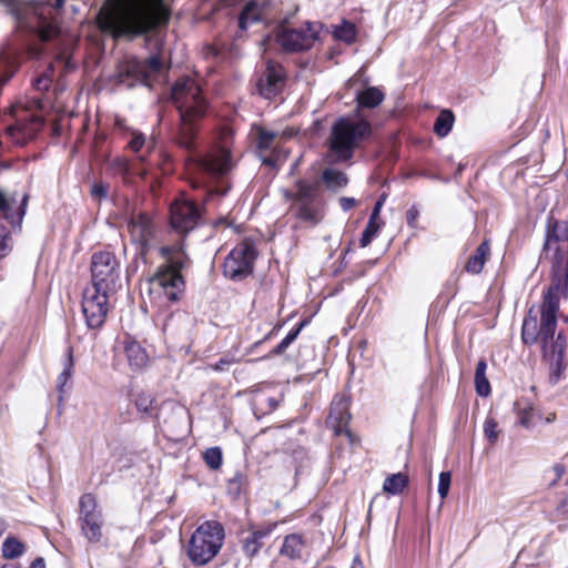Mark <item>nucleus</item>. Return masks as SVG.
I'll list each match as a JSON object with an SVG mask.
<instances>
[{"label": "nucleus", "mask_w": 568, "mask_h": 568, "mask_svg": "<svg viewBox=\"0 0 568 568\" xmlns=\"http://www.w3.org/2000/svg\"><path fill=\"white\" fill-rule=\"evenodd\" d=\"M203 459L212 470L219 469L223 462L222 449L217 446L207 448L203 453Z\"/></svg>", "instance_id": "obj_41"}, {"label": "nucleus", "mask_w": 568, "mask_h": 568, "mask_svg": "<svg viewBox=\"0 0 568 568\" xmlns=\"http://www.w3.org/2000/svg\"><path fill=\"white\" fill-rule=\"evenodd\" d=\"M81 528L91 542H99L102 538V515L80 519Z\"/></svg>", "instance_id": "obj_26"}, {"label": "nucleus", "mask_w": 568, "mask_h": 568, "mask_svg": "<svg viewBox=\"0 0 568 568\" xmlns=\"http://www.w3.org/2000/svg\"><path fill=\"white\" fill-rule=\"evenodd\" d=\"M229 186H216L210 191V194H219L225 195L227 193Z\"/></svg>", "instance_id": "obj_61"}, {"label": "nucleus", "mask_w": 568, "mask_h": 568, "mask_svg": "<svg viewBox=\"0 0 568 568\" xmlns=\"http://www.w3.org/2000/svg\"><path fill=\"white\" fill-rule=\"evenodd\" d=\"M310 323L308 318L302 320L295 328L291 329V332L282 339V342L275 346L271 352L270 356L282 355L288 346L297 338L301 331Z\"/></svg>", "instance_id": "obj_36"}, {"label": "nucleus", "mask_w": 568, "mask_h": 568, "mask_svg": "<svg viewBox=\"0 0 568 568\" xmlns=\"http://www.w3.org/2000/svg\"><path fill=\"white\" fill-rule=\"evenodd\" d=\"M131 239L139 245V253L145 256L158 244V230L151 217L140 212L133 214L129 221Z\"/></svg>", "instance_id": "obj_15"}, {"label": "nucleus", "mask_w": 568, "mask_h": 568, "mask_svg": "<svg viewBox=\"0 0 568 568\" xmlns=\"http://www.w3.org/2000/svg\"><path fill=\"white\" fill-rule=\"evenodd\" d=\"M487 363L485 359L478 361L475 371V387L479 396L486 397L490 394V384L486 377Z\"/></svg>", "instance_id": "obj_31"}, {"label": "nucleus", "mask_w": 568, "mask_h": 568, "mask_svg": "<svg viewBox=\"0 0 568 568\" xmlns=\"http://www.w3.org/2000/svg\"><path fill=\"white\" fill-rule=\"evenodd\" d=\"M286 73L282 64L268 60L256 82V90L264 99L276 97L284 88Z\"/></svg>", "instance_id": "obj_16"}, {"label": "nucleus", "mask_w": 568, "mask_h": 568, "mask_svg": "<svg viewBox=\"0 0 568 568\" xmlns=\"http://www.w3.org/2000/svg\"><path fill=\"white\" fill-rule=\"evenodd\" d=\"M303 539L297 534L287 535L284 538L281 547V555L288 557L290 559H298L302 556Z\"/></svg>", "instance_id": "obj_27"}, {"label": "nucleus", "mask_w": 568, "mask_h": 568, "mask_svg": "<svg viewBox=\"0 0 568 568\" xmlns=\"http://www.w3.org/2000/svg\"><path fill=\"white\" fill-rule=\"evenodd\" d=\"M285 197L291 202V213L300 221L317 225L324 216V201L318 182L304 179L295 181L294 190L286 191Z\"/></svg>", "instance_id": "obj_6"}, {"label": "nucleus", "mask_w": 568, "mask_h": 568, "mask_svg": "<svg viewBox=\"0 0 568 568\" xmlns=\"http://www.w3.org/2000/svg\"><path fill=\"white\" fill-rule=\"evenodd\" d=\"M518 417H519L518 423L523 427H526V428L530 427L531 418H532V407L528 406L523 409H519Z\"/></svg>", "instance_id": "obj_51"}, {"label": "nucleus", "mask_w": 568, "mask_h": 568, "mask_svg": "<svg viewBox=\"0 0 568 568\" xmlns=\"http://www.w3.org/2000/svg\"><path fill=\"white\" fill-rule=\"evenodd\" d=\"M256 257L257 252L252 242L243 241L239 243L224 260V276L235 282L243 281L253 273Z\"/></svg>", "instance_id": "obj_12"}, {"label": "nucleus", "mask_w": 568, "mask_h": 568, "mask_svg": "<svg viewBox=\"0 0 568 568\" xmlns=\"http://www.w3.org/2000/svg\"><path fill=\"white\" fill-rule=\"evenodd\" d=\"M452 475L449 471H442L439 474L438 494L442 499L446 498L449 491Z\"/></svg>", "instance_id": "obj_45"}, {"label": "nucleus", "mask_w": 568, "mask_h": 568, "mask_svg": "<svg viewBox=\"0 0 568 568\" xmlns=\"http://www.w3.org/2000/svg\"><path fill=\"white\" fill-rule=\"evenodd\" d=\"M194 320L185 312H175L169 315L163 323L162 331L166 338L183 341L186 339Z\"/></svg>", "instance_id": "obj_19"}, {"label": "nucleus", "mask_w": 568, "mask_h": 568, "mask_svg": "<svg viewBox=\"0 0 568 568\" xmlns=\"http://www.w3.org/2000/svg\"><path fill=\"white\" fill-rule=\"evenodd\" d=\"M567 339L562 332L557 334V337L548 342L549 354L544 355L549 362L550 368V382L552 384L558 383L561 373L566 369L565 356H566Z\"/></svg>", "instance_id": "obj_17"}, {"label": "nucleus", "mask_w": 568, "mask_h": 568, "mask_svg": "<svg viewBox=\"0 0 568 568\" xmlns=\"http://www.w3.org/2000/svg\"><path fill=\"white\" fill-rule=\"evenodd\" d=\"M378 230H379V223L377 222V220H372L369 217L368 223H367L366 227L364 229L361 240H359L361 246L366 247L367 245H369L371 242L373 241V239L375 237V235L377 234Z\"/></svg>", "instance_id": "obj_43"}, {"label": "nucleus", "mask_w": 568, "mask_h": 568, "mask_svg": "<svg viewBox=\"0 0 568 568\" xmlns=\"http://www.w3.org/2000/svg\"><path fill=\"white\" fill-rule=\"evenodd\" d=\"M197 165L212 176L224 175L232 169L231 152L225 148H216L201 158Z\"/></svg>", "instance_id": "obj_18"}, {"label": "nucleus", "mask_w": 568, "mask_h": 568, "mask_svg": "<svg viewBox=\"0 0 568 568\" xmlns=\"http://www.w3.org/2000/svg\"><path fill=\"white\" fill-rule=\"evenodd\" d=\"M9 231L3 224H0V258L4 257L9 252L8 240Z\"/></svg>", "instance_id": "obj_50"}, {"label": "nucleus", "mask_w": 568, "mask_h": 568, "mask_svg": "<svg viewBox=\"0 0 568 568\" xmlns=\"http://www.w3.org/2000/svg\"><path fill=\"white\" fill-rule=\"evenodd\" d=\"M225 537L222 524L209 520L203 523L191 536L187 556L197 566L210 562L220 551Z\"/></svg>", "instance_id": "obj_8"}, {"label": "nucleus", "mask_w": 568, "mask_h": 568, "mask_svg": "<svg viewBox=\"0 0 568 568\" xmlns=\"http://www.w3.org/2000/svg\"><path fill=\"white\" fill-rule=\"evenodd\" d=\"M73 366H74L73 348L71 346H69L67 348V356L63 362V371L60 373V375L58 376V379H57V384H58L57 387L60 393V399H62V394L64 393V387L67 386V384L70 382V379L72 377Z\"/></svg>", "instance_id": "obj_30"}, {"label": "nucleus", "mask_w": 568, "mask_h": 568, "mask_svg": "<svg viewBox=\"0 0 568 568\" xmlns=\"http://www.w3.org/2000/svg\"><path fill=\"white\" fill-rule=\"evenodd\" d=\"M51 4L36 1L10 0L8 9L16 21L19 32L37 36L42 42L54 40L60 36V28L49 17Z\"/></svg>", "instance_id": "obj_5"}, {"label": "nucleus", "mask_w": 568, "mask_h": 568, "mask_svg": "<svg viewBox=\"0 0 568 568\" xmlns=\"http://www.w3.org/2000/svg\"><path fill=\"white\" fill-rule=\"evenodd\" d=\"M275 138H276V133H274L272 131H268L265 129L258 130L257 149L261 153L263 163L266 165H273L274 160L270 156H263L262 153L270 151L273 148V142H274Z\"/></svg>", "instance_id": "obj_32"}, {"label": "nucleus", "mask_w": 568, "mask_h": 568, "mask_svg": "<svg viewBox=\"0 0 568 568\" xmlns=\"http://www.w3.org/2000/svg\"><path fill=\"white\" fill-rule=\"evenodd\" d=\"M384 98H385L384 93L378 88L369 87V88L357 93V95H356L357 108L358 109L376 108L383 102Z\"/></svg>", "instance_id": "obj_25"}, {"label": "nucleus", "mask_w": 568, "mask_h": 568, "mask_svg": "<svg viewBox=\"0 0 568 568\" xmlns=\"http://www.w3.org/2000/svg\"><path fill=\"white\" fill-rule=\"evenodd\" d=\"M310 323L308 318L302 320L295 328L291 329V332L282 339V342L275 346L271 352L270 356L282 355L288 346L297 338L301 331Z\"/></svg>", "instance_id": "obj_35"}, {"label": "nucleus", "mask_w": 568, "mask_h": 568, "mask_svg": "<svg viewBox=\"0 0 568 568\" xmlns=\"http://www.w3.org/2000/svg\"><path fill=\"white\" fill-rule=\"evenodd\" d=\"M120 262L112 252L101 251L92 255V288L114 293L120 286Z\"/></svg>", "instance_id": "obj_11"}, {"label": "nucleus", "mask_w": 568, "mask_h": 568, "mask_svg": "<svg viewBox=\"0 0 568 568\" xmlns=\"http://www.w3.org/2000/svg\"><path fill=\"white\" fill-rule=\"evenodd\" d=\"M323 29L321 22L306 21L301 27L294 28L286 21L281 22L274 30L276 42L285 52L295 53L307 51L320 39Z\"/></svg>", "instance_id": "obj_9"}, {"label": "nucleus", "mask_w": 568, "mask_h": 568, "mask_svg": "<svg viewBox=\"0 0 568 568\" xmlns=\"http://www.w3.org/2000/svg\"><path fill=\"white\" fill-rule=\"evenodd\" d=\"M42 124H43V119L41 116L33 115L30 130L34 132L38 129H40Z\"/></svg>", "instance_id": "obj_59"}, {"label": "nucleus", "mask_w": 568, "mask_h": 568, "mask_svg": "<svg viewBox=\"0 0 568 568\" xmlns=\"http://www.w3.org/2000/svg\"><path fill=\"white\" fill-rule=\"evenodd\" d=\"M91 196L95 200H104L108 197V185L103 182H95L91 187Z\"/></svg>", "instance_id": "obj_49"}, {"label": "nucleus", "mask_w": 568, "mask_h": 568, "mask_svg": "<svg viewBox=\"0 0 568 568\" xmlns=\"http://www.w3.org/2000/svg\"><path fill=\"white\" fill-rule=\"evenodd\" d=\"M154 398L150 394H138L134 399L136 409L148 417H152L155 414Z\"/></svg>", "instance_id": "obj_39"}, {"label": "nucleus", "mask_w": 568, "mask_h": 568, "mask_svg": "<svg viewBox=\"0 0 568 568\" xmlns=\"http://www.w3.org/2000/svg\"><path fill=\"white\" fill-rule=\"evenodd\" d=\"M171 98L180 114V128L176 142L185 150L195 149L197 122L207 112V102L197 83L191 78L180 79L171 90Z\"/></svg>", "instance_id": "obj_2"}, {"label": "nucleus", "mask_w": 568, "mask_h": 568, "mask_svg": "<svg viewBox=\"0 0 568 568\" xmlns=\"http://www.w3.org/2000/svg\"><path fill=\"white\" fill-rule=\"evenodd\" d=\"M558 283L550 284L544 295L540 306V320L538 312L530 307L526 314L521 326V341L526 346L540 344L542 355L549 354L548 342L552 341L557 327V313L559 311V294L567 290Z\"/></svg>", "instance_id": "obj_3"}, {"label": "nucleus", "mask_w": 568, "mask_h": 568, "mask_svg": "<svg viewBox=\"0 0 568 568\" xmlns=\"http://www.w3.org/2000/svg\"><path fill=\"white\" fill-rule=\"evenodd\" d=\"M334 37L347 44H352L356 40V29L351 22L344 21L334 30Z\"/></svg>", "instance_id": "obj_40"}, {"label": "nucleus", "mask_w": 568, "mask_h": 568, "mask_svg": "<svg viewBox=\"0 0 568 568\" xmlns=\"http://www.w3.org/2000/svg\"><path fill=\"white\" fill-rule=\"evenodd\" d=\"M55 61L63 65L64 72H70L75 69V64L72 62L71 57L65 52H60L55 57Z\"/></svg>", "instance_id": "obj_52"}, {"label": "nucleus", "mask_w": 568, "mask_h": 568, "mask_svg": "<svg viewBox=\"0 0 568 568\" xmlns=\"http://www.w3.org/2000/svg\"><path fill=\"white\" fill-rule=\"evenodd\" d=\"M64 0H54V4L51 7H54L55 9H61L63 7Z\"/></svg>", "instance_id": "obj_63"}, {"label": "nucleus", "mask_w": 568, "mask_h": 568, "mask_svg": "<svg viewBox=\"0 0 568 568\" xmlns=\"http://www.w3.org/2000/svg\"><path fill=\"white\" fill-rule=\"evenodd\" d=\"M111 169L121 175H126L130 171L129 162L123 158H115L110 163Z\"/></svg>", "instance_id": "obj_47"}, {"label": "nucleus", "mask_w": 568, "mask_h": 568, "mask_svg": "<svg viewBox=\"0 0 568 568\" xmlns=\"http://www.w3.org/2000/svg\"><path fill=\"white\" fill-rule=\"evenodd\" d=\"M554 471L556 473V478L551 483V486L556 485V483L562 477V475L565 474V466L562 464H556L554 466Z\"/></svg>", "instance_id": "obj_58"}, {"label": "nucleus", "mask_w": 568, "mask_h": 568, "mask_svg": "<svg viewBox=\"0 0 568 568\" xmlns=\"http://www.w3.org/2000/svg\"><path fill=\"white\" fill-rule=\"evenodd\" d=\"M7 528H8L7 523L3 519H0V537L4 534Z\"/></svg>", "instance_id": "obj_62"}, {"label": "nucleus", "mask_w": 568, "mask_h": 568, "mask_svg": "<svg viewBox=\"0 0 568 568\" xmlns=\"http://www.w3.org/2000/svg\"><path fill=\"white\" fill-rule=\"evenodd\" d=\"M30 568H45V562L42 557L36 558L32 562Z\"/></svg>", "instance_id": "obj_60"}, {"label": "nucleus", "mask_w": 568, "mask_h": 568, "mask_svg": "<svg viewBox=\"0 0 568 568\" xmlns=\"http://www.w3.org/2000/svg\"><path fill=\"white\" fill-rule=\"evenodd\" d=\"M490 255V247L488 241H484L476 248L475 254L469 256L466 262L465 270L471 274H479L485 265V262Z\"/></svg>", "instance_id": "obj_24"}, {"label": "nucleus", "mask_w": 568, "mask_h": 568, "mask_svg": "<svg viewBox=\"0 0 568 568\" xmlns=\"http://www.w3.org/2000/svg\"><path fill=\"white\" fill-rule=\"evenodd\" d=\"M109 292L100 291L99 288L87 287L84 290L82 313L89 328H99L105 322L109 312Z\"/></svg>", "instance_id": "obj_14"}, {"label": "nucleus", "mask_w": 568, "mask_h": 568, "mask_svg": "<svg viewBox=\"0 0 568 568\" xmlns=\"http://www.w3.org/2000/svg\"><path fill=\"white\" fill-rule=\"evenodd\" d=\"M322 181L332 191H338L348 184L346 173L335 169H325L322 173Z\"/></svg>", "instance_id": "obj_28"}, {"label": "nucleus", "mask_w": 568, "mask_h": 568, "mask_svg": "<svg viewBox=\"0 0 568 568\" xmlns=\"http://www.w3.org/2000/svg\"><path fill=\"white\" fill-rule=\"evenodd\" d=\"M497 426V422L493 418L487 419L484 424L485 436L491 444L496 443L498 438Z\"/></svg>", "instance_id": "obj_46"}, {"label": "nucleus", "mask_w": 568, "mask_h": 568, "mask_svg": "<svg viewBox=\"0 0 568 568\" xmlns=\"http://www.w3.org/2000/svg\"><path fill=\"white\" fill-rule=\"evenodd\" d=\"M349 400L345 397L335 398L331 404L329 420L336 434H341L351 420Z\"/></svg>", "instance_id": "obj_21"}, {"label": "nucleus", "mask_w": 568, "mask_h": 568, "mask_svg": "<svg viewBox=\"0 0 568 568\" xmlns=\"http://www.w3.org/2000/svg\"><path fill=\"white\" fill-rule=\"evenodd\" d=\"M170 16L164 0H105L98 22L114 39L133 40L168 24Z\"/></svg>", "instance_id": "obj_1"}, {"label": "nucleus", "mask_w": 568, "mask_h": 568, "mask_svg": "<svg viewBox=\"0 0 568 568\" xmlns=\"http://www.w3.org/2000/svg\"><path fill=\"white\" fill-rule=\"evenodd\" d=\"M202 217L201 207L189 199L175 200L170 207V224L180 234L194 230Z\"/></svg>", "instance_id": "obj_13"}, {"label": "nucleus", "mask_w": 568, "mask_h": 568, "mask_svg": "<svg viewBox=\"0 0 568 568\" xmlns=\"http://www.w3.org/2000/svg\"><path fill=\"white\" fill-rule=\"evenodd\" d=\"M2 568H21L14 564H7V565H3Z\"/></svg>", "instance_id": "obj_64"}, {"label": "nucleus", "mask_w": 568, "mask_h": 568, "mask_svg": "<svg viewBox=\"0 0 568 568\" xmlns=\"http://www.w3.org/2000/svg\"><path fill=\"white\" fill-rule=\"evenodd\" d=\"M384 201H385V195L383 194L379 196V199L376 201V203L373 207V211L369 216L372 220H378Z\"/></svg>", "instance_id": "obj_56"}, {"label": "nucleus", "mask_w": 568, "mask_h": 568, "mask_svg": "<svg viewBox=\"0 0 568 568\" xmlns=\"http://www.w3.org/2000/svg\"><path fill=\"white\" fill-rule=\"evenodd\" d=\"M356 200L354 197L343 196L339 199V205L343 211L347 212L352 210L356 205Z\"/></svg>", "instance_id": "obj_55"}, {"label": "nucleus", "mask_w": 568, "mask_h": 568, "mask_svg": "<svg viewBox=\"0 0 568 568\" xmlns=\"http://www.w3.org/2000/svg\"><path fill=\"white\" fill-rule=\"evenodd\" d=\"M26 550V545L14 536H8L2 544V556L7 559L19 558Z\"/></svg>", "instance_id": "obj_34"}, {"label": "nucleus", "mask_w": 568, "mask_h": 568, "mask_svg": "<svg viewBox=\"0 0 568 568\" xmlns=\"http://www.w3.org/2000/svg\"><path fill=\"white\" fill-rule=\"evenodd\" d=\"M26 50L31 58H39L43 52L40 45L32 43L26 44Z\"/></svg>", "instance_id": "obj_57"}, {"label": "nucleus", "mask_w": 568, "mask_h": 568, "mask_svg": "<svg viewBox=\"0 0 568 568\" xmlns=\"http://www.w3.org/2000/svg\"><path fill=\"white\" fill-rule=\"evenodd\" d=\"M272 532V527L266 528H252L244 530L240 535V545L244 556L248 559L255 557L261 548L264 546V540Z\"/></svg>", "instance_id": "obj_20"}, {"label": "nucleus", "mask_w": 568, "mask_h": 568, "mask_svg": "<svg viewBox=\"0 0 568 568\" xmlns=\"http://www.w3.org/2000/svg\"><path fill=\"white\" fill-rule=\"evenodd\" d=\"M245 480H246L245 476L242 473L236 471L235 475L227 480V484H226L227 494L233 498H237L242 493V487H243Z\"/></svg>", "instance_id": "obj_42"}, {"label": "nucleus", "mask_w": 568, "mask_h": 568, "mask_svg": "<svg viewBox=\"0 0 568 568\" xmlns=\"http://www.w3.org/2000/svg\"><path fill=\"white\" fill-rule=\"evenodd\" d=\"M265 9V2H260L257 0H252L247 2L242 9L239 17V28L241 31H245L248 26L260 22L262 20V14Z\"/></svg>", "instance_id": "obj_22"}, {"label": "nucleus", "mask_w": 568, "mask_h": 568, "mask_svg": "<svg viewBox=\"0 0 568 568\" xmlns=\"http://www.w3.org/2000/svg\"><path fill=\"white\" fill-rule=\"evenodd\" d=\"M455 121L454 113L448 110H442L434 123V132L439 138H445L452 131Z\"/></svg>", "instance_id": "obj_33"}, {"label": "nucleus", "mask_w": 568, "mask_h": 568, "mask_svg": "<svg viewBox=\"0 0 568 568\" xmlns=\"http://www.w3.org/2000/svg\"><path fill=\"white\" fill-rule=\"evenodd\" d=\"M162 69V61L158 55L141 60L130 57L118 64L115 80L118 84L131 89L136 84L151 87L150 77Z\"/></svg>", "instance_id": "obj_10"}, {"label": "nucleus", "mask_w": 568, "mask_h": 568, "mask_svg": "<svg viewBox=\"0 0 568 568\" xmlns=\"http://www.w3.org/2000/svg\"><path fill=\"white\" fill-rule=\"evenodd\" d=\"M159 254L164 263L156 268L149 282L152 287L161 288L169 301L178 302L185 291L181 271L189 266V256L182 244L160 246Z\"/></svg>", "instance_id": "obj_4"}, {"label": "nucleus", "mask_w": 568, "mask_h": 568, "mask_svg": "<svg viewBox=\"0 0 568 568\" xmlns=\"http://www.w3.org/2000/svg\"><path fill=\"white\" fill-rule=\"evenodd\" d=\"M52 73H53V67L50 64L45 72H43L41 75H39L38 78H36L33 80V83H32L33 88L40 92H44V91L49 90V88L52 83V79H51Z\"/></svg>", "instance_id": "obj_44"}, {"label": "nucleus", "mask_w": 568, "mask_h": 568, "mask_svg": "<svg viewBox=\"0 0 568 568\" xmlns=\"http://www.w3.org/2000/svg\"><path fill=\"white\" fill-rule=\"evenodd\" d=\"M372 134L367 120L354 121L349 118L338 119L332 126L329 148L342 161L349 160L361 142Z\"/></svg>", "instance_id": "obj_7"}, {"label": "nucleus", "mask_w": 568, "mask_h": 568, "mask_svg": "<svg viewBox=\"0 0 568 568\" xmlns=\"http://www.w3.org/2000/svg\"><path fill=\"white\" fill-rule=\"evenodd\" d=\"M144 143H145L144 135L141 133H136V134H133L132 139L130 140L129 146L131 148L132 151L139 152L142 149V146L144 145Z\"/></svg>", "instance_id": "obj_53"}, {"label": "nucleus", "mask_w": 568, "mask_h": 568, "mask_svg": "<svg viewBox=\"0 0 568 568\" xmlns=\"http://www.w3.org/2000/svg\"><path fill=\"white\" fill-rule=\"evenodd\" d=\"M28 199V194H24L20 207L17 210V212H14L12 209L11 200H9L0 190V213L11 224L20 223L26 213Z\"/></svg>", "instance_id": "obj_23"}, {"label": "nucleus", "mask_w": 568, "mask_h": 568, "mask_svg": "<svg viewBox=\"0 0 568 568\" xmlns=\"http://www.w3.org/2000/svg\"><path fill=\"white\" fill-rule=\"evenodd\" d=\"M239 359L235 358L234 356H231V355H224L222 356L214 365H213V369L214 371H217V372H225L229 369V367L234 364V363H237Z\"/></svg>", "instance_id": "obj_48"}, {"label": "nucleus", "mask_w": 568, "mask_h": 568, "mask_svg": "<svg viewBox=\"0 0 568 568\" xmlns=\"http://www.w3.org/2000/svg\"><path fill=\"white\" fill-rule=\"evenodd\" d=\"M97 507L98 505L94 495H82L79 500L80 519L101 515V513L97 510Z\"/></svg>", "instance_id": "obj_38"}, {"label": "nucleus", "mask_w": 568, "mask_h": 568, "mask_svg": "<svg viewBox=\"0 0 568 568\" xmlns=\"http://www.w3.org/2000/svg\"><path fill=\"white\" fill-rule=\"evenodd\" d=\"M419 216V211L418 209L413 205L407 212H406V221H407V224L415 229L416 227V223H417V219Z\"/></svg>", "instance_id": "obj_54"}, {"label": "nucleus", "mask_w": 568, "mask_h": 568, "mask_svg": "<svg viewBox=\"0 0 568 568\" xmlns=\"http://www.w3.org/2000/svg\"><path fill=\"white\" fill-rule=\"evenodd\" d=\"M125 353L129 364L134 369L142 368L148 362V355L144 348L135 342L129 343L125 346Z\"/></svg>", "instance_id": "obj_29"}, {"label": "nucleus", "mask_w": 568, "mask_h": 568, "mask_svg": "<svg viewBox=\"0 0 568 568\" xmlns=\"http://www.w3.org/2000/svg\"><path fill=\"white\" fill-rule=\"evenodd\" d=\"M407 485L408 477L403 473H397L388 476L385 479L383 489L388 494L397 495L400 494Z\"/></svg>", "instance_id": "obj_37"}]
</instances>
